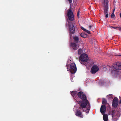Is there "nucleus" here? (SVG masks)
<instances>
[{
  "instance_id": "obj_1",
  "label": "nucleus",
  "mask_w": 121,
  "mask_h": 121,
  "mask_svg": "<svg viewBox=\"0 0 121 121\" xmlns=\"http://www.w3.org/2000/svg\"><path fill=\"white\" fill-rule=\"evenodd\" d=\"M69 60L67 62V70L68 71H70L71 73H74L76 72L77 69L76 65L74 63H72L70 64L69 69Z\"/></svg>"
},
{
  "instance_id": "obj_2",
  "label": "nucleus",
  "mask_w": 121,
  "mask_h": 121,
  "mask_svg": "<svg viewBox=\"0 0 121 121\" xmlns=\"http://www.w3.org/2000/svg\"><path fill=\"white\" fill-rule=\"evenodd\" d=\"M89 103V102L88 100H86L85 101H81L80 102L79 105L81 106V108L82 111L86 113L89 112L90 109L89 107L87 109L86 108V106Z\"/></svg>"
},
{
  "instance_id": "obj_3",
  "label": "nucleus",
  "mask_w": 121,
  "mask_h": 121,
  "mask_svg": "<svg viewBox=\"0 0 121 121\" xmlns=\"http://www.w3.org/2000/svg\"><path fill=\"white\" fill-rule=\"evenodd\" d=\"M89 58L86 54L84 53L81 54L79 58V60L81 64L85 66H87L86 62L88 60Z\"/></svg>"
},
{
  "instance_id": "obj_4",
  "label": "nucleus",
  "mask_w": 121,
  "mask_h": 121,
  "mask_svg": "<svg viewBox=\"0 0 121 121\" xmlns=\"http://www.w3.org/2000/svg\"><path fill=\"white\" fill-rule=\"evenodd\" d=\"M67 16L68 18L70 20L72 21L74 20V15L72 11L70 9H69L68 11Z\"/></svg>"
},
{
  "instance_id": "obj_5",
  "label": "nucleus",
  "mask_w": 121,
  "mask_h": 121,
  "mask_svg": "<svg viewBox=\"0 0 121 121\" xmlns=\"http://www.w3.org/2000/svg\"><path fill=\"white\" fill-rule=\"evenodd\" d=\"M69 29V31L70 34H73L75 31V29L72 22H68Z\"/></svg>"
},
{
  "instance_id": "obj_6",
  "label": "nucleus",
  "mask_w": 121,
  "mask_h": 121,
  "mask_svg": "<svg viewBox=\"0 0 121 121\" xmlns=\"http://www.w3.org/2000/svg\"><path fill=\"white\" fill-rule=\"evenodd\" d=\"M104 11L105 16L106 18H108V3L106 2L105 3L104 5Z\"/></svg>"
},
{
  "instance_id": "obj_7",
  "label": "nucleus",
  "mask_w": 121,
  "mask_h": 121,
  "mask_svg": "<svg viewBox=\"0 0 121 121\" xmlns=\"http://www.w3.org/2000/svg\"><path fill=\"white\" fill-rule=\"evenodd\" d=\"M78 96L81 99L83 100L82 101H85L87 100L86 99V95L82 92L81 91L78 92Z\"/></svg>"
},
{
  "instance_id": "obj_8",
  "label": "nucleus",
  "mask_w": 121,
  "mask_h": 121,
  "mask_svg": "<svg viewBox=\"0 0 121 121\" xmlns=\"http://www.w3.org/2000/svg\"><path fill=\"white\" fill-rule=\"evenodd\" d=\"M83 111L81 108V106H80L78 110H76L75 112V115L77 116L80 117L81 118L83 117V115H82Z\"/></svg>"
},
{
  "instance_id": "obj_9",
  "label": "nucleus",
  "mask_w": 121,
  "mask_h": 121,
  "mask_svg": "<svg viewBox=\"0 0 121 121\" xmlns=\"http://www.w3.org/2000/svg\"><path fill=\"white\" fill-rule=\"evenodd\" d=\"M112 67L117 70H121V63L117 62L115 63L112 65Z\"/></svg>"
},
{
  "instance_id": "obj_10",
  "label": "nucleus",
  "mask_w": 121,
  "mask_h": 121,
  "mask_svg": "<svg viewBox=\"0 0 121 121\" xmlns=\"http://www.w3.org/2000/svg\"><path fill=\"white\" fill-rule=\"evenodd\" d=\"M118 105V98L115 97L112 102V106L114 108H116Z\"/></svg>"
},
{
  "instance_id": "obj_11",
  "label": "nucleus",
  "mask_w": 121,
  "mask_h": 121,
  "mask_svg": "<svg viewBox=\"0 0 121 121\" xmlns=\"http://www.w3.org/2000/svg\"><path fill=\"white\" fill-rule=\"evenodd\" d=\"M99 68L97 65H95L93 66L91 69V73L94 74L96 73L99 70Z\"/></svg>"
},
{
  "instance_id": "obj_12",
  "label": "nucleus",
  "mask_w": 121,
  "mask_h": 121,
  "mask_svg": "<svg viewBox=\"0 0 121 121\" xmlns=\"http://www.w3.org/2000/svg\"><path fill=\"white\" fill-rule=\"evenodd\" d=\"M106 107L105 105H103L101 106L100 108V111L101 113L103 114L106 111Z\"/></svg>"
},
{
  "instance_id": "obj_13",
  "label": "nucleus",
  "mask_w": 121,
  "mask_h": 121,
  "mask_svg": "<svg viewBox=\"0 0 121 121\" xmlns=\"http://www.w3.org/2000/svg\"><path fill=\"white\" fill-rule=\"evenodd\" d=\"M71 46L73 48L74 50H76L79 48V45L77 43H71Z\"/></svg>"
},
{
  "instance_id": "obj_14",
  "label": "nucleus",
  "mask_w": 121,
  "mask_h": 121,
  "mask_svg": "<svg viewBox=\"0 0 121 121\" xmlns=\"http://www.w3.org/2000/svg\"><path fill=\"white\" fill-rule=\"evenodd\" d=\"M78 93L77 91H74L71 92V93L72 96L74 98L76 97L77 96H78Z\"/></svg>"
},
{
  "instance_id": "obj_15",
  "label": "nucleus",
  "mask_w": 121,
  "mask_h": 121,
  "mask_svg": "<svg viewBox=\"0 0 121 121\" xmlns=\"http://www.w3.org/2000/svg\"><path fill=\"white\" fill-rule=\"evenodd\" d=\"M73 40L74 42V43H77L79 41V38L77 36H75L73 37Z\"/></svg>"
},
{
  "instance_id": "obj_16",
  "label": "nucleus",
  "mask_w": 121,
  "mask_h": 121,
  "mask_svg": "<svg viewBox=\"0 0 121 121\" xmlns=\"http://www.w3.org/2000/svg\"><path fill=\"white\" fill-rule=\"evenodd\" d=\"M103 115V120L104 121H107L108 120V115L107 114H104Z\"/></svg>"
},
{
  "instance_id": "obj_17",
  "label": "nucleus",
  "mask_w": 121,
  "mask_h": 121,
  "mask_svg": "<svg viewBox=\"0 0 121 121\" xmlns=\"http://www.w3.org/2000/svg\"><path fill=\"white\" fill-rule=\"evenodd\" d=\"M106 68H108V69H109L110 71L111 70V73H112L113 72H116V71L114 69L113 70H112L111 69L112 68L109 66H106Z\"/></svg>"
},
{
  "instance_id": "obj_18",
  "label": "nucleus",
  "mask_w": 121,
  "mask_h": 121,
  "mask_svg": "<svg viewBox=\"0 0 121 121\" xmlns=\"http://www.w3.org/2000/svg\"><path fill=\"white\" fill-rule=\"evenodd\" d=\"M102 104L103 105H105L107 104V101L104 98L102 99Z\"/></svg>"
},
{
  "instance_id": "obj_19",
  "label": "nucleus",
  "mask_w": 121,
  "mask_h": 121,
  "mask_svg": "<svg viewBox=\"0 0 121 121\" xmlns=\"http://www.w3.org/2000/svg\"><path fill=\"white\" fill-rule=\"evenodd\" d=\"M87 34L84 33H82L80 34V36L83 38H86L87 37Z\"/></svg>"
},
{
  "instance_id": "obj_20",
  "label": "nucleus",
  "mask_w": 121,
  "mask_h": 121,
  "mask_svg": "<svg viewBox=\"0 0 121 121\" xmlns=\"http://www.w3.org/2000/svg\"><path fill=\"white\" fill-rule=\"evenodd\" d=\"M81 29L82 30H83L85 31L86 32L88 33V34H90V31H89L88 30L85 29L84 27H81Z\"/></svg>"
},
{
  "instance_id": "obj_21",
  "label": "nucleus",
  "mask_w": 121,
  "mask_h": 121,
  "mask_svg": "<svg viewBox=\"0 0 121 121\" xmlns=\"http://www.w3.org/2000/svg\"><path fill=\"white\" fill-rule=\"evenodd\" d=\"M82 52V49H79L78 50V53L79 55L81 54Z\"/></svg>"
},
{
  "instance_id": "obj_22",
  "label": "nucleus",
  "mask_w": 121,
  "mask_h": 121,
  "mask_svg": "<svg viewBox=\"0 0 121 121\" xmlns=\"http://www.w3.org/2000/svg\"><path fill=\"white\" fill-rule=\"evenodd\" d=\"M115 15L114 13V12H113L111 15V18H113L115 17Z\"/></svg>"
},
{
  "instance_id": "obj_23",
  "label": "nucleus",
  "mask_w": 121,
  "mask_h": 121,
  "mask_svg": "<svg viewBox=\"0 0 121 121\" xmlns=\"http://www.w3.org/2000/svg\"><path fill=\"white\" fill-rule=\"evenodd\" d=\"M93 25H90L89 26V28L90 29H91L92 27H93Z\"/></svg>"
},
{
  "instance_id": "obj_24",
  "label": "nucleus",
  "mask_w": 121,
  "mask_h": 121,
  "mask_svg": "<svg viewBox=\"0 0 121 121\" xmlns=\"http://www.w3.org/2000/svg\"><path fill=\"white\" fill-rule=\"evenodd\" d=\"M106 106L108 108H110V106L109 104H107V105Z\"/></svg>"
},
{
  "instance_id": "obj_25",
  "label": "nucleus",
  "mask_w": 121,
  "mask_h": 121,
  "mask_svg": "<svg viewBox=\"0 0 121 121\" xmlns=\"http://www.w3.org/2000/svg\"><path fill=\"white\" fill-rule=\"evenodd\" d=\"M79 11H78L77 12V16L78 17V16H79Z\"/></svg>"
},
{
  "instance_id": "obj_26",
  "label": "nucleus",
  "mask_w": 121,
  "mask_h": 121,
  "mask_svg": "<svg viewBox=\"0 0 121 121\" xmlns=\"http://www.w3.org/2000/svg\"><path fill=\"white\" fill-rule=\"evenodd\" d=\"M111 113L113 114L114 113V110H112L111 112Z\"/></svg>"
},
{
  "instance_id": "obj_27",
  "label": "nucleus",
  "mask_w": 121,
  "mask_h": 121,
  "mask_svg": "<svg viewBox=\"0 0 121 121\" xmlns=\"http://www.w3.org/2000/svg\"><path fill=\"white\" fill-rule=\"evenodd\" d=\"M111 27L112 28L115 29H116V28H117V27L111 26Z\"/></svg>"
},
{
  "instance_id": "obj_28",
  "label": "nucleus",
  "mask_w": 121,
  "mask_h": 121,
  "mask_svg": "<svg viewBox=\"0 0 121 121\" xmlns=\"http://www.w3.org/2000/svg\"><path fill=\"white\" fill-rule=\"evenodd\" d=\"M117 28H118L119 29H118V30H119V31H121V27H117Z\"/></svg>"
},
{
  "instance_id": "obj_29",
  "label": "nucleus",
  "mask_w": 121,
  "mask_h": 121,
  "mask_svg": "<svg viewBox=\"0 0 121 121\" xmlns=\"http://www.w3.org/2000/svg\"><path fill=\"white\" fill-rule=\"evenodd\" d=\"M69 2V3H71L72 1V0H68Z\"/></svg>"
},
{
  "instance_id": "obj_30",
  "label": "nucleus",
  "mask_w": 121,
  "mask_h": 121,
  "mask_svg": "<svg viewBox=\"0 0 121 121\" xmlns=\"http://www.w3.org/2000/svg\"><path fill=\"white\" fill-rule=\"evenodd\" d=\"M120 104H121V100H120Z\"/></svg>"
},
{
  "instance_id": "obj_31",
  "label": "nucleus",
  "mask_w": 121,
  "mask_h": 121,
  "mask_svg": "<svg viewBox=\"0 0 121 121\" xmlns=\"http://www.w3.org/2000/svg\"><path fill=\"white\" fill-rule=\"evenodd\" d=\"M119 56H121V55H119Z\"/></svg>"
}]
</instances>
